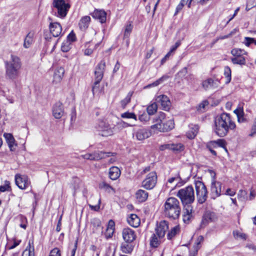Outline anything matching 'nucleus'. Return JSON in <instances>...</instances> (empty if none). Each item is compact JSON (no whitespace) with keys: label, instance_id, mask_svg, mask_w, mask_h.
Returning a JSON list of instances; mask_svg holds the SVG:
<instances>
[{"label":"nucleus","instance_id":"nucleus-59","mask_svg":"<svg viewBox=\"0 0 256 256\" xmlns=\"http://www.w3.org/2000/svg\"><path fill=\"white\" fill-rule=\"evenodd\" d=\"M192 217V215L183 214V221L184 223H188Z\"/></svg>","mask_w":256,"mask_h":256},{"label":"nucleus","instance_id":"nucleus-5","mask_svg":"<svg viewBox=\"0 0 256 256\" xmlns=\"http://www.w3.org/2000/svg\"><path fill=\"white\" fill-rule=\"evenodd\" d=\"M176 196L180 198L184 206L186 204H191L195 200L194 190L191 186L180 190Z\"/></svg>","mask_w":256,"mask_h":256},{"label":"nucleus","instance_id":"nucleus-31","mask_svg":"<svg viewBox=\"0 0 256 256\" xmlns=\"http://www.w3.org/2000/svg\"><path fill=\"white\" fill-rule=\"evenodd\" d=\"M90 21V18L89 16H84L80 19L78 25L82 30H85L88 26Z\"/></svg>","mask_w":256,"mask_h":256},{"label":"nucleus","instance_id":"nucleus-41","mask_svg":"<svg viewBox=\"0 0 256 256\" xmlns=\"http://www.w3.org/2000/svg\"><path fill=\"white\" fill-rule=\"evenodd\" d=\"M121 249L124 253L130 254L133 250V246L132 244H122L121 246Z\"/></svg>","mask_w":256,"mask_h":256},{"label":"nucleus","instance_id":"nucleus-14","mask_svg":"<svg viewBox=\"0 0 256 256\" xmlns=\"http://www.w3.org/2000/svg\"><path fill=\"white\" fill-rule=\"evenodd\" d=\"M168 222L164 220L157 223L155 230L160 239L162 238L164 236L166 232L168 229Z\"/></svg>","mask_w":256,"mask_h":256},{"label":"nucleus","instance_id":"nucleus-27","mask_svg":"<svg viewBox=\"0 0 256 256\" xmlns=\"http://www.w3.org/2000/svg\"><path fill=\"white\" fill-rule=\"evenodd\" d=\"M92 224L93 226V232L97 234L102 233V227L101 225V222L98 218H94L92 220Z\"/></svg>","mask_w":256,"mask_h":256},{"label":"nucleus","instance_id":"nucleus-23","mask_svg":"<svg viewBox=\"0 0 256 256\" xmlns=\"http://www.w3.org/2000/svg\"><path fill=\"white\" fill-rule=\"evenodd\" d=\"M4 136L11 151H14L17 144L15 140L11 134H4Z\"/></svg>","mask_w":256,"mask_h":256},{"label":"nucleus","instance_id":"nucleus-46","mask_svg":"<svg viewBox=\"0 0 256 256\" xmlns=\"http://www.w3.org/2000/svg\"><path fill=\"white\" fill-rule=\"evenodd\" d=\"M132 26L131 23L127 24L126 26L124 32V38H128L132 31Z\"/></svg>","mask_w":256,"mask_h":256},{"label":"nucleus","instance_id":"nucleus-61","mask_svg":"<svg viewBox=\"0 0 256 256\" xmlns=\"http://www.w3.org/2000/svg\"><path fill=\"white\" fill-rule=\"evenodd\" d=\"M180 41H178L176 42V44H174V45L173 46H172L170 50V53L172 54V52H174L176 49L180 46Z\"/></svg>","mask_w":256,"mask_h":256},{"label":"nucleus","instance_id":"nucleus-62","mask_svg":"<svg viewBox=\"0 0 256 256\" xmlns=\"http://www.w3.org/2000/svg\"><path fill=\"white\" fill-rule=\"evenodd\" d=\"M252 0H249L246 6V11L250 10L252 8L256 6V2H254V4H250V3L252 2Z\"/></svg>","mask_w":256,"mask_h":256},{"label":"nucleus","instance_id":"nucleus-24","mask_svg":"<svg viewBox=\"0 0 256 256\" xmlns=\"http://www.w3.org/2000/svg\"><path fill=\"white\" fill-rule=\"evenodd\" d=\"M127 222L132 227L137 228L140 224V219L136 214H131L128 218Z\"/></svg>","mask_w":256,"mask_h":256},{"label":"nucleus","instance_id":"nucleus-56","mask_svg":"<svg viewBox=\"0 0 256 256\" xmlns=\"http://www.w3.org/2000/svg\"><path fill=\"white\" fill-rule=\"evenodd\" d=\"M76 40L75 34L72 31L67 36V42H69L70 44Z\"/></svg>","mask_w":256,"mask_h":256},{"label":"nucleus","instance_id":"nucleus-58","mask_svg":"<svg viewBox=\"0 0 256 256\" xmlns=\"http://www.w3.org/2000/svg\"><path fill=\"white\" fill-rule=\"evenodd\" d=\"M256 134V118H255L254 122L252 125L251 130V132L249 134L250 136H253Z\"/></svg>","mask_w":256,"mask_h":256},{"label":"nucleus","instance_id":"nucleus-35","mask_svg":"<svg viewBox=\"0 0 256 256\" xmlns=\"http://www.w3.org/2000/svg\"><path fill=\"white\" fill-rule=\"evenodd\" d=\"M99 188H100L104 190L106 192L108 193L115 192L114 188L105 182H102L100 183Z\"/></svg>","mask_w":256,"mask_h":256},{"label":"nucleus","instance_id":"nucleus-15","mask_svg":"<svg viewBox=\"0 0 256 256\" xmlns=\"http://www.w3.org/2000/svg\"><path fill=\"white\" fill-rule=\"evenodd\" d=\"M122 235L124 240L126 243H131L136 238L135 232L129 228H126L123 229L122 232Z\"/></svg>","mask_w":256,"mask_h":256},{"label":"nucleus","instance_id":"nucleus-4","mask_svg":"<svg viewBox=\"0 0 256 256\" xmlns=\"http://www.w3.org/2000/svg\"><path fill=\"white\" fill-rule=\"evenodd\" d=\"M5 65L6 76L10 79L16 78L21 67V62L19 58L12 54L10 60L5 62Z\"/></svg>","mask_w":256,"mask_h":256},{"label":"nucleus","instance_id":"nucleus-40","mask_svg":"<svg viewBox=\"0 0 256 256\" xmlns=\"http://www.w3.org/2000/svg\"><path fill=\"white\" fill-rule=\"evenodd\" d=\"M231 70L228 66H226L224 68V75L226 78V83L228 84L231 80Z\"/></svg>","mask_w":256,"mask_h":256},{"label":"nucleus","instance_id":"nucleus-11","mask_svg":"<svg viewBox=\"0 0 256 256\" xmlns=\"http://www.w3.org/2000/svg\"><path fill=\"white\" fill-rule=\"evenodd\" d=\"M16 184L21 190H26L30 187V192H32V186L30 178L26 175L17 174L14 177Z\"/></svg>","mask_w":256,"mask_h":256},{"label":"nucleus","instance_id":"nucleus-36","mask_svg":"<svg viewBox=\"0 0 256 256\" xmlns=\"http://www.w3.org/2000/svg\"><path fill=\"white\" fill-rule=\"evenodd\" d=\"M160 242V239L159 238L156 234H153L150 240V246L154 248H157Z\"/></svg>","mask_w":256,"mask_h":256},{"label":"nucleus","instance_id":"nucleus-52","mask_svg":"<svg viewBox=\"0 0 256 256\" xmlns=\"http://www.w3.org/2000/svg\"><path fill=\"white\" fill-rule=\"evenodd\" d=\"M244 43L248 46H250L252 44H254L256 46V40L254 38L245 37Z\"/></svg>","mask_w":256,"mask_h":256},{"label":"nucleus","instance_id":"nucleus-50","mask_svg":"<svg viewBox=\"0 0 256 256\" xmlns=\"http://www.w3.org/2000/svg\"><path fill=\"white\" fill-rule=\"evenodd\" d=\"M121 117L124 118H133L136 120V116L133 112H126L121 114Z\"/></svg>","mask_w":256,"mask_h":256},{"label":"nucleus","instance_id":"nucleus-8","mask_svg":"<svg viewBox=\"0 0 256 256\" xmlns=\"http://www.w3.org/2000/svg\"><path fill=\"white\" fill-rule=\"evenodd\" d=\"M195 188L198 202L202 204L207 198L208 190L204 182L200 180L195 182Z\"/></svg>","mask_w":256,"mask_h":256},{"label":"nucleus","instance_id":"nucleus-3","mask_svg":"<svg viewBox=\"0 0 256 256\" xmlns=\"http://www.w3.org/2000/svg\"><path fill=\"white\" fill-rule=\"evenodd\" d=\"M166 114L162 112H160L158 115L154 118V122L156 124L152 125V129H156L160 132H168L174 128V120L169 119L164 120Z\"/></svg>","mask_w":256,"mask_h":256},{"label":"nucleus","instance_id":"nucleus-13","mask_svg":"<svg viewBox=\"0 0 256 256\" xmlns=\"http://www.w3.org/2000/svg\"><path fill=\"white\" fill-rule=\"evenodd\" d=\"M150 134V131L144 128H134L133 129V137L138 140H143L148 138Z\"/></svg>","mask_w":256,"mask_h":256},{"label":"nucleus","instance_id":"nucleus-21","mask_svg":"<svg viewBox=\"0 0 256 256\" xmlns=\"http://www.w3.org/2000/svg\"><path fill=\"white\" fill-rule=\"evenodd\" d=\"M216 218L214 212L210 211H206L204 214L202 224L206 226L210 222H212L216 220Z\"/></svg>","mask_w":256,"mask_h":256},{"label":"nucleus","instance_id":"nucleus-16","mask_svg":"<svg viewBox=\"0 0 256 256\" xmlns=\"http://www.w3.org/2000/svg\"><path fill=\"white\" fill-rule=\"evenodd\" d=\"M64 114V110L62 102H56L52 107V115L56 119L62 117Z\"/></svg>","mask_w":256,"mask_h":256},{"label":"nucleus","instance_id":"nucleus-55","mask_svg":"<svg viewBox=\"0 0 256 256\" xmlns=\"http://www.w3.org/2000/svg\"><path fill=\"white\" fill-rule=\"evenodd\" d=\"M184 210V214L192 215V207L190 204H186Z\"/></svg>","mask_w":256,"mask_h":256},{"label":"nucleus","instance_id":"nucleus-2","mask_svg":"<svg viewBox=\"0 0 256 256\" xmlns=\"http://www.w3.org/2000/svg\"><path fill=\"white\" fill-rule=\"evenodd\" d=\"M163 207V212L165 216L174 220L179 218L181 207L180 202L176 198L170 197L167 198Z\"/></svg>","mask_w":256,"mask_h":256},{"label":"nucleus","instance_id":"nucleus-26","mask_svg":"<svg viewBox=\"0 0 256 256\" xmlns=\"http://www.w3.org/2000/svg\"><path fill=\"white\" fill-rule=\"evenodd\" d=\"M34 32H30L24 39V47L26 48H29L34 42Z\"/></svg>","mask_w":256,"mask_h":256},{"label":"nucleus","instance_id":"nucleus-32","mask_svg":"<svg viewBox=\"0 0 256 256\" xmlns=\"http://www.w3.org/2000/svg\"><path fill=\"white\" fill-rule=\"evenodd\" d=\"M199 128L198 125H192L190 130L186 133L187 137L190 139H193L196 136Z\"/></svg>","mask_w":256,"mask_h":256},{"label":"nucleus","instance_id":"nucleus-34","mask_svg":"<svg viewBox=\"0 0 256 256\" xmlns=\"http://www.w3.org/2000/svg\"><path fill=\"white\" fill-rule=\"evenodd\" d=\"M180 232V227L176 226L172 228L168 233L167 238L168 240H172Z\"/></svg>","mask_w":256,"mask_h":256},{"label":"nucleus","instance_id":"nucleus-45","mask_svg":"<svg viewBox=\"0 0 256 256\" xmlns=\"http://www.w3.org/2000/svg\"><path fill=\"white\" fill-rule=\"evenodd\" d=\"M101 80H98V78H95V82L92 88V91L94 94L100 92L99 84Z\"/></svg>","mask_w":256,"mask_h":256},{"label":"nucleus","instance_id":"nucleus-37","mask_svg":"<svg viewBox=\"0 0 256 256\" xmlns=\"http://www.w3.org/2000/svg\"><path fill=\"white\" fill-rule=\"evenodd\" d=\"M234 112L236 114L239 122H242L245 121V118L244 116V112L242 109H236L234 110Z\"/></svg>","mask_w":256,"mask_h":256},{"label":"nucleus","instance_id":"nucleus-43","mask_svg":"<svg viewBox=\"0 0 256 256\" xmlns=\"http://www.w3.org/2000/svg\"><path fill=\"white\" fill-rule=\"evenodd\" d=\"M168 78V76H163L162 78H160L158 80H156V82H154L152 84H150L146 86H145L144 88H149L150 87H154L158 86V84H161L164 80H166Z\"/></svg>","mask_w":256,"mask_h":256},{"label":"nucleus","instance_id":"nucleus-53","mask_svg":"<svg viewBox=\"0 0 256 256\" xmlns=\"http://www.w3.org/2000/svg\"><path fill=\"white\" fill-rule=\"evenodd\" d=\"M70 49V43L66 41L62 44L61 50L64 52H68Z\"/></svg>","mask_w":256,"mask_h":256},{"label":"nucleus","instance_id":"nucleus-63","mask_svg":"<svg viewBox=\"0 0 256 256\" xmlns=\"http://www.w3.org/2000/svg\"><path fill=\"white\" fill-rule=\"evenodd\" d=\"M93 52L94 49L88 47L84 50V54L86 56H90L92 54Z\"/></svg>","mask_w":256,"mask_h":256},{"label":"nucleus","instance_id":"nucleus-12","mask_svg":"<svg viewBox=\"0 0 256 256\" xmlns=\"http://www.w3.org/2000/svg\"><path fill=\"white\" fill-rule=\"evenodd\" d=\"M157 182V175L156 172H152L146 175V178L142 182V186L146 190H152Z\"/></svg>","mask_w":256,"mask_h":256},{"label":"nucleus","instance_id":"nucleus-22","mask_svg":"<svg viewBox=\"0 0 256 256\" xmlns=\"http://www.w3.org/2000/svg\"><path fill=\"white\" fill-rule=\"evenodd\" d=\"M91 15L94 18L98 20L101 23L106 21V14L103 10H96Z\"/></svg>","mask_w":256,"mask_h":256},{"label":"nucleus","instance_id":"nucleus-47","mask_svg":"<svg viewBox=\"0 0 256 256\" xmlns=\"http://www.w3.org/2000/svg\"><path fill=\"white\" fill-rule=\"evenodd\" d=\"M238 198L241 201L248 200L247 192L246 190H240L238 193Z\"/></svg>","mask_w":256,"mask_h":256},{"label":"nucleus","instance_id":"nucleus-10","mask_svg":"<svg viewBox=\"0 0 256 256\" xmlns=\"http://www.w3.org/2000/svg\"><path fill=\"white\" fill-rule=\"evenodd\" d=\"M99 135L102 136H112L114 132V126L105 122H100L96 127Z\"/></svg>","mask_w":256,"mask_h":256},{"label":"nucleus","instance_id":"nucleus-28","mask_svg":"<svg viewBox=\"0 0 256 256\" xmlns=\"http://www.w3.org/2000/svg\"><path fill=\"white\" fill-rule=\"evenodd\" d=\"M120 174V170L117 166H112L109 170V177L112 180H117Z\"/></svg>","mask_w":256,"mask_h":256},{"label":"nucleus","instance_id":"nucleus-57","mask_svg":"<svg viewBox=\"0 0 256 256\" xmlns=\"http://www.w3.org/2000/svg\"><path fill=\"white\" fill-rule=\"evenodd\" d=\"M49 256H60V250L58 248H54L50 251Z\"/></svg>","mask_w":256,"mask_h":256},{"label":"nucleus","instance_id":"nucleus-19","mask_svg":"<svg viewBox=\"0 0 256 256\" xmlns=\"http://www.w3.org/2000/svg\"><path fill=\"white\" fill-rule=\"evenodd\" d=\"M157 102L160 103L162 110H168L170 106V102L168 97L165 95H160L156 98Z\"/></svg>","mask_w":256,"mask_h":256},{"label":"nucleus","instance_id":"nucleus-9","mask_svg":"<svg viewBox=\"0 0 256 256\" xmlns=\"http://www.w3.org/2000/svg\"><path fill=\"white\" fill-rule=\"evenodd\" d=\"M216 174L212 176V182L210 189V196L212 198L216 199L220 196L222 193V184L221 182L217 181L216 178Z\"/></svg>","mask_w":256,"mask_h":256},{"label":"nucleus","instance_id":"nucleus-54","mask_svg":"<svg viewBox=\"0 0 256 256\" xmlns=\"http://www.w3.org/2000/svg\"><path fill=\"white\" fill-rule=\"evenodd\" d=\"M150 116L148 114L144 113L139 116L138 119L140 122H146L150 119Z\"/></svg>","mask_w":256,"mask_h":256},{"label":"nucleus","instance_id":"nucleus-29","mask_svg":"<svg viewBox=\"0 0 256 256\" xmlns=\"http://www.w3.org/2000/svg\"><path fill=\"white\" fill-rule=\"evenodd\" d=\"M94 154V160H99L101 159L104 158L106 157L114 156L115 154L112 152H104L102 151H96L93 152Z\"/></svg>","mask_w":256,"mask_h":256},{"label":"nucleus","instance_id":"nucleus-48","mask_svg":"<svg viewBox=\"0 0 256 256\" xmlns=\"http://www.w3.org/2000/svg\"><path fill=\"white\" fill-rule=\"evenodd\" d=\"M234 236L236 239L246 240V235L238 230H234L233 232Z\"/></svg>","mask_w":256,"mask_h":256},{"label":"nucleus","instance_id":"nucleus-33","mask_svg":"<svg viewBox=\"0 0 256 256\" xmlns=\"http://www.w3.org/2000/svg\"><path fill=\"white\" fill-rule=\"evenodd\" d=\"M31 244L33 245V240L29 241L28 246L23 252L22 256H34V246H32Z\"/></svg>","mask_w":256,"mask_h":256},{"label":"nucleus","instance_id":"nucleus-38","mask_svg":"<svg viewBox=\"0 0 256 256\" xmlns=\"http://www.w3.org/2000/svg\"><path fill=\"white\" fill-rule=\"evenodd\" d=\"M157 109V104L156 102H153L148 106L146 110L149 115H152L156 112Z\"/></svg>","mask_w":256,"mask_h":256},{"label":"nucleus","instance_id":"nucleus-64","mask_svg":"<svg viewBox=\"0 0 256 256\" xmlns=\"http://www.w3.org/2000/svg\"><path fill=\"white\" fill-rule=\"evenodd\" d=\"M246 247L250 250H252L254 252H256V246L252 244H248Z\"/></svg>","mask_w":256,"mask_h":256},{"label":"nucleus","instance_id":"nucleus-18","mask_svg":"<svg viewBox=\"0 0 256 256\" xmlns=\"http://www.w3.org/2000/svg\"><path fill=\"white\" fill-rule=\"evenodd\" d=\"M105 68V62L103 60H101L96 67L94 71L95 78H98V80H102Z\"/></svg>","mask_w":256,"mask_h":256},{"label":"nucleus","instance_id":"nucleus-1","mask_svg":"<svg viewBox=\"0 0 256 256\" xmlns=\"http://www.w3.org/2000/svg\"><path fill=\"white\" fill-rule=\"evenodd\" d=\"M236 128V124L230 114L222 113L217 116L214 120V131L220 137L226 136L230 130Z\"/></svg>","mask_w":256,"mask_h":256},{"label":"nucleus","instance_id":"nucleus-17","mask_svg":"<svg viewBox=\"0 0 256 256\" xmlns=\"http://www.w3.org/2000/svg\"><path fill=\"white\" fill-rule=\"evenodd\" d=\"M220 82L218 80H214L211 78L203 81L202 86L206 90L216 89L219 86Z\"/></svg>","mask_w":256,"mask_h":256},{"label":"nucleus","instance_id":"nucleus-30","mask_svg":"<svg viewBox=\"0 0 256 256\" xmlns=\"http://www.w3.org/2000/svg\"><path fill=\"white\" fill-rule=\"evenodd\" d=\"M148 196V192L143 190H139L136 193V200L140 202H145L147 200Z\"/></svg>","mask_w":256,"mask_h":256},{"label":"nucleus","instance_id":"nucleus-42","mask_svg":"<svg viewBox=\"0 0 256 256\" xmlns=\"http://www.w3.org/2000/svg\"><path fill=\"white\" fill-rule=\"evenodd\" d=\"M192 0H182L178 4V6H176V12L174 13V15H176L178 14V13L180 10H182L184 6V5L185 4V2H188V7L190 8V4H191V2Z\"/></svg>","mask_w":256,"mask_h":256},{"label":"nucleus","instance_id":"nucleus-7","mask_svg":"<svg viewBox=\"0 0 256 256\" xmlns=\"http://www.w3.org/2000/svg\"><path fill=\"white\" fill-rule=\"evenodd\" d=\"M52 6L56 10V16L62 18L66 16L70 7L65 0H54Z\"/></svg>","mask_w":256,"mask_h":256},{"label":"nucleus","instance_id":"nucleus-20","mask_svg":"<svg viewBox=\"0 0 256 256\" xmlns=\"http://www.w3.org/2000/svg\"><path fill=\"white\" fill-rule=\"evenodd\" d=\"M49 28L50 33L54 37L58 36L62 33V26L58 22H51Z\"/></svg>","mask_w":256,"mask_h":256},{"label":"nucleus","instance_id":"nucleus-44","mask_svg":"<svg viewBox=\"0 0 256 256\" xmlns=\"http://www.w3.org/2000/svg\"><path fill=\"white\" fill-rule=\"evenodd\" d=\"M184 148V146L182 144H171L170 146V150L176 152L182 151Z\"/></svg>","mask_w":256,"mask_h":256},{"label":"nucleus","instance_id":"nucleus-51","mask_svg":"<svg viewBox=\"0 0 256 256\" xmlns=\"http://www.w3.org/2000/svg\"><path fill=\"white\" fill-rule=\"evenodd\" d=\"M210 144H216L219 146L225 149L226 151H227L226 148V142L224 140L220 139L216 141H214L211 142Z\"/></svg>","mask_w":256,"mask_h":256},{"label":"nucleus","instance_id":"nucleus-25","mask_svg":"<svg viewBox=\"0 0 256 256\" xmlns=\"http://www.w3.org/2000/svg\"><path fill=\"white\" fill-rule=\"evenodd\" d=\"M64 70L62 67L57 68L54 74V82L55 83L60 82L64 77Z\"/></svg>","mask_w":256,"mask_h":256},{"label":"nucleus","instance_id":"nucleus-60","mask_svg":"<svg viewBox=\"0 0 256 256\" xmlns=\"http://www.w3.org/2000/svg\"><path fill=\"white\" fill-rule=\"evenodd\" d=\"M106 229L110 231L112 230H114V222L112 220H109Z\"/></svg>","mask_w":256,"mask_h":256},{"label":"nucleus","instance_id":"nucleus-6","mask_svg":"<svg viewBox=\"0 0 256 256\" xmlns=\"http://www.w3.org/2000/svg\"><path fill=\"white\" fill-rule=\"evenodd\" d=\"M230 54L232 56L230 60L233 64L240 66L246 64V56L248 52L246 50L241 48H234L231 50Z\"/></svg>","mask_w":256,"mask_h":256},{"label":"nucleus","instance_id":"nucleus-39","mask_svg":"<svg viewBox=\"0 0 256 256\" xmlns=\"http://www.w3.org/2000/svg\"><path fill=\"white\" fill-rule=\"evenodd\" d=\"M132 95V92H130L120 102L121 106L124 108L130 102L131 97Z\"/></svg>","mask_w":256,"mask_h":256},{"label":"nucleus","instance_id":"nucleus-49","mask_svg":"<svg viewBox=\"0 0 256 256\" xmlns=\"http://www.w3.org/2000/svg\"><path fill=\"white\" fill-rule=\"evenodd\" d=\"M11 188L10 186V182L9 181L6 180L4 186H0V192H4L6 191H10Z\"/></svg>","mask_w":256,"mask_h":256}]
</instances>
